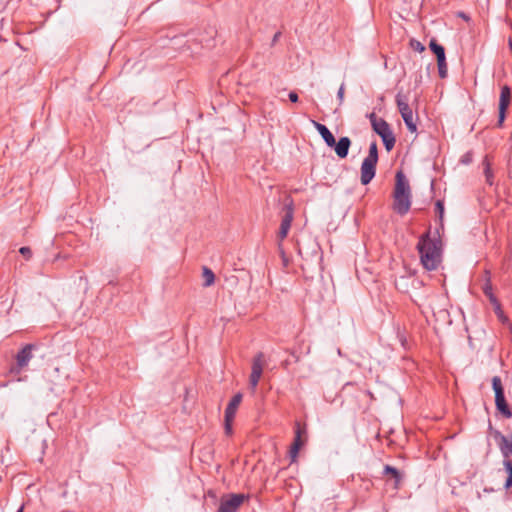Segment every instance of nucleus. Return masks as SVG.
Segmentation results:
<instances>
[{"instance_id": "obj_1", "label": "nucleus", "mask_w": 512, "mask_h": 512, "mask_svg": "<svg viewBox=\"0 0 512 512\" xmlns=\"http://www.w3.org/2000/svg\"><path fill=\"white\" fill-rule=\"evenodd\" d=\"M417 249L423 267L429 271L436 270L442 257V241L439 229H436L434 236H431L430 232L422 235L418 241Z\"/></svg>"}, {"instance_id": "obj_2", "label": "nucleus", "mask_w": 512, "mask_h": 512, "mask_svg": "<svg viewBox=\"0 0 512 512\" xmlns=\"http://www.w3.org/2000/svg\"><path fill=\"white\" fill-rule=\"evenodd\" d=\"M393 197L394 211L399 215L407 214L411 207V190L409 182L402 171H399L396 174V183Z\"/></svg>"}, {"instance_id": "obj_3", "label": "nucleus", "mask_w": 512, "mask_h": 512, "mask_svg": "<svg viewBox=\"0 0 512 512\" xmlns=\"http://www.w3.org/2000/svg\"><path fill=\"white\" fill-rule=\"evenodd\" d=\"M294 200L291 196H286L284 199V205L282 212L284 213L281 218L280 228L277 237L280 241L284 240L291 228L292 221L294 219Z\"/></svg>"}, {"instance_id": "obj_4", "label": "nucleus", "mask_w": 512, "mask_h": 512, "mask_svg": "<svg viewBox=\"0 0 512 512\" xmlns=\"http://www.w3.org/2000/svg\"><path fill=\"white\" fill-rule=\"evenodd\" d=\"M409 99L408 96L402 92H398L396 95V104L397 108L399 110V113L401 114V117L407 127V129L414 133L417 131V126L414 121L413 111L409 106L408 103Z\"/></svg>"}, {"instance_id": "obj_5", "label": "nucleus", "mask_w": 512, "mask_h": 512, "mask_svg": "<svg viewBox=\"0 0 512 512\" xmlns=\"http://www.w3.org/2000/svg\"><path fill=\"white\" fill-rule=\"evenodd\" d=\"M248 499V496L241 493L224 494L220 498L217 512H238L241 505Z\"/></svg>"}, {"instance_id": "obj_6", "label": "nucleus", "mask_w": 512, "mask_h": 512, "mask_svg": "<svg viewBox=\"0 0 512 512\" xmlns=\"http://www.w3.org/2000/svg\"><path fill=\"white\" fill-rule=\"evenodd\" d=\"M265 364L264 354L259 352L254 358L251 367V375L249 378L250 388L254 391L259 383V380L263 373V367Z\"/></svg>"}, {"instance_id": "obj_7", "label": "nucleus", "mask_w": 512, "mask_h": 512, "mask_svg": "<svg viewBox=\"0 0 512 512\" xmlns=\"http://www.w3.org/2000/svg\"><path fill=\"white\" fill-rule=\"evenodd\" d=\"M512 97L511 88L508 85H504L501 88L500 98H499V113H498V122L497 127L501 128L506 118V112L510 105Z\"/></svg>"}, {"instance_id": "obj_8", "label": "nucleus", "mask_w": 512, "mask_h": 512, "mask_svg": "<svg viewBox=\"0 0 512 512\" xmlns=\"http://www.w3.org/2000/svg\"><path fill=\"white\" fill-rule=\"evenodd\" d=\"M486 276H487L486 281L482 287L483 293L489 299L490 303L494 306V310H495L496 314L499 316V318L502 320H507L503 316V311L501 309L500 302L498 301L497 297L493 293L492 283H491L488 271H486Z\"/></svg>"}, {"instance_id": "obj_9", "label": "nucleus", "mask_w": 512, "mask_h": 512, "mask_svg": "<svg viewBox=\"0 0 512 512\" xmlns=\"http://www.w3.org/2000/svg\"><path fill=\"white\" fill-rule=\"evenodd\" d=\"M304 435H306V428L301 426L299 422H296L295 437L289 451L292 461L297 458L299 450L304 444V441L302 440Z\"/></svg>"}, {"instance_id": "obj_10", "label": "nucleus", "mask_w": 512, "mask_h": 512, "mask_svg": "<svg viewBox=\"0 0 512 512\" xmlns=\"http://www.w3.org/2000/svg\"><path fill=\"white\" fill-rule=\"evenodd\" d=\"M368 117L374 132L377 133L381 138L392 133L389 124L383 118H378L373 112L370 113Z\"/></svg>"}, {"instance_id": "obj_11", "label": "nucleus", "mask_w": 512, "mask_h": 512, "mask_svg": "<svg viewBox=\"0 0 512 512\" xmlns=\"http://www.w3.org/2000/svg\"><path fill=\"white\" fill-rule=\"evenodd\" d=\"M376 162L370 160H363L361 164V176L360 180L363 185L369 184L376 174Z\"/></svg>"}, {"instance_id": "obj_12", "label": "nucleus", "mask_w": 512, "mask_h": 512, "mask_svg": "<svg viewBox=\"0 0 512 512\" xmlns=\"http://www.w3.org/2000/svg\"><path fill=\"white\" fill-rule=\"evenodd\" d=\"M35 349V345L26 344L16 355L17 366L22 369L28 365L32 359V351Z\"/></svg>"}, {"instance_id": "obj_13", "label": "nucleus", "mask_w": 512, "mask_h": 512, "mask_svg": "<svg viewBox=\"0 0 512 512\" xmlns=\"http://www.w3.org/2000/svg\"><path fill=\"white\" fill-rule=\"evenodd\" d=\"M495 438L499 439L498 446L504 459H508L509 456H512V433L511 440L504 436L500 431L495 432Z\"/></svg>"}, {"instance_id": "obj_14", "label": "nucleus", "mask_w": 512, "mask_h": 512, "mask_svg": "<svg viewBox=\"0 0 512 512\" xmlns=\"http://www.w3.org/2000/svg\"><path fill=\"white\" fill-rule=\"evenodd\" d=\"M351 143L352 142H351L350 138L347 136H344V137L339 138V140L337 142L335 141V144L332 145V147L334 148L337 156L341 159H344L347 157V155L349 153Z\"/></svg>"}, {"instance_id": "obj_15", "label": "nucleus", "mask_w": 512, "mask_h": 512, "mask_svg": "<svg viewBox=\"0 0 512 512\" xmlns=\"http://www.w3.org/2000/svg\"><path fill=\"white\" fill-rule=\"evenodd\" d=\"M242 401V394H235L225 409V416L228 421H233L237 412V409Z\"/></svg>"}, {"instance_id": "obj_16", "label": "nucleus", "mask_w": 512, "mask_h": 512, "mask_svg": "<svg viewBox=\"0 0 512 512\" xmlns=\"http://www.w3.org/2000/svg\"><path fill=\"white\" fill-rule=\"evenodd\" d=\"M311 122H312L313 126L316 128V130L319 132L321 137L323 138L326 145L328 147H332V145L335 144V137L332 134V132L325 125H323L315 120H311Z\"/></svg>"}, {"instance_id": "obj_17", "label": "nucleus", "mask_w": 512, "mask_h": 512, "mask_svg": "<svg viewBox=\"0 0 512 512\" xmlns=\"http://www.w3.org/2000/svg\"><path fill=\"white\" fill-rule=\"evenodd\" d=\"M482 166H483V172H484V175H485L486 183L488 185L492 186L493 183H494V174H493V171H492V168H491V162H490L488 156L484 157V159L482 161Z\"/></svg>"}, {"instance_id": "obj_18", "label": "nucleus", "mask_w": 512, "mask_h": 512, "mask_svg": "<svg viewBox=\"0 0 512 512\" xmlns=\"http://www.w3.org/2000/svg\"><path fill=\"white\" fill-rule=\"evenodd\" d=\"M383 473L385 475H391L392 478L394 479V487L395 488L399 487L403 477L397 468L390 466V465H385Z\"/></svg>"}, {"instance_id": "obj_19", "label": "nucleus", "mask_w": 512, "mask_h": 512, "mask_svg": "<svg viewBox=\"0 0 512 512\" xmlns=\"http://www.w3.org/2000/svg\"><path fill=\"white\" fill-rule=\"evenodd\" d=\"M497 410L507 419L512 417V411L505 398L495 399Z\"/></svg>"}, {"instance_id": "obj_20", "label": "nucleus", "mask_w": 512, "mask_h": 512, "mask_svg": "<svg viewBox=\"0 0 512 512\" xmlns=\"http://www.w3.org/2000/svg\"><path fill=\"white\" fill-rule=\"evenodd\" d=\"M492 388L495 392V399L505 398L504 387L499 376H494L492 378Z\"/></svg>"}, {"instance_id": "obj_21", "label": "nucleus", "mask_w": 512, "mask_h": 512, "mask_svg": "<svg viewBox=\"0 0 512 512\" xmlns=\"http://www.w3.org/2000/svg\"><path fill=\"white\" fill-rule=\"evenodd\" d=\"M492 388L495 392V399L505 398L504 387L499 376H494L492 378Z\"/></svg>"}, {"instance_id": "obj_22", "label": "nucleus", "mask_w": 512, "mask_h": 512, "mask_svg": "<svg viewBox=\"0 0 512 512\" xmlns=\"http://www.w3.org/2000/svg\"><path fill=\"white\" fill-rule=\"evenodd\" d=\"M431 51L436 55L437 59L445 57V49L442 45L438 44L436 40H431L429 43Z\"/></svg>"}, {"instance_id": "obj_23", "label": "nucleus", "mask_w": 512, "mask_h": 512, "mask_svg": "<svg viewBox=\"0 0 512 512\" xmlns=\"http://www.w3.org/2000/svg\"><path fill=\"white\" fill-rule=\"evenodd\" d=\"M503 465L508 473V477L506 479L504 487L508 489L512 487V461L510 459H504Z\"/></svg>"}, {"instance_id": "obj_24", "label": "nucleus", "mask_w": 512, "mask_h": 512, "mask_svg": "<svg viewBox=\"0 0 512 512\" xmlns=\"http://www.w3.org/2000/svg\"><path fill=\"white\" fill-rule=\"evenodd\" d=\"M364 160H370L372 162H378V147L376 141H373L369 146V152Z\"/></svg>"}, {"instance_id": "obj_25", "label": "nucleus", "mask_w": 512, "mask_h": 512, "mask_svg": "<svg viewBox=\"0 0 512 512\" xmlns=\"http://www.w3.org/2000/svg\"><path fill=\"white\" fill-rule=\"evenodd\" d=\"M435 211L436 213L438 214V217H439V221H440V226H439V230H443L444 229V224H443V218H444V202L442 200H437L436 203H435Z\"/></svg>"}, {"instance_id": "obj_26", "label": "nucleus", "mask_w": 512, "mask_h": 512, "mask_svg": "<svg viewBox=\"0 0 512 512\" xmlns=\"http://www.w3.org/2000/svg\"><path fill=\"white\" fill-rule=\"evenodd\" d=\"M203 278H204V286L209 287L211 286L215 281V275L212 272L211 269L204 267L203 268Z\"/></svg>"}, {"instance_id": "obj_27", "label": "nucleus", "mask_w": 512, "mask_h": 512, "mask_svg": "<svg viewBox=\"0 0 512 512\" xmlns=\"http://www.w3.org/2000/svg\"><path fill=\"white\" fill-rule=\"evenodd\" d=\"M438 73L440 78L444 79L447 77L448 67L446 63V57L437 59Z\"/></svg>"}, {"instance_id": "obj_28", "label": "nucleus", "mask_w": 512, "mask_h": 512, "mask_svg": "<svg viewBox=\"0 0 512 512\" xmlns=\"http://www.w3.org/2000/svg\"><path fill=\"white\" fill-rule=\"evenodd\" d=\"M381 139L387 151H391L394 148L396 139L393 135V132L382 137Z\"/></svg>"}, {"instance_id": "obj_29", "label": "nucleus", "mask_w": 512, "mask_h": 512, "mask_svg": "<svg viewBox=\"0 0 512 512\" xmlns=\"http://www.w3.org/2000/svg\"><path fill=\"white\" fill-rule=\"evenodd\" d=\"M410 47L414 51H417L419 53H422L423 51H425V46L420 41H418L416 39H411L410 40Z\"/></svg>"}, {"instance_id": "obj_30", "label": "nucleus", "mask_w": 512, "mask_h": 512, "mask_svg": "<svg viewBox=\"0 0 512 512\" xmlns=\"http://www.w3.org/2000/svg\"><path fill=\"white\" fill-rule=\"evenodd\" d=\"M19 252L21 255H23L27 260H29L32 257V251L30 247L23 246L19 249Z\"/></svg>"}, {"instance_id": "obj_31", "label": "nucleus", "mask_w": 512, "mask_h": 512, "mask_svg": "<svg viewBox=\"0 0 512 512\" xmlns=\"http://www.w3.org/2000/svg\"><path fill=\"white\" fill-rule=\"evenodd\" d=\"M344 92H345V85H344V83H342L337 92V98H338L340 104H342V102L344 100Z\"/></svg>"}, {"instance_id": "obj_32", "label": "nucleus", "mask_w": 512, "mask_h": 512, "mask_svg": "<svg viewBox=\"0 0 512 512\" xmlns=\"http://www.w3.org/2000/svg\"><path fill=\"white\" fill-rule=\"evenodd\" d=\"M225 418V433L227 435H231L232 434V422L233 421H228L226 417Z\"/></svg>"}, {"instance_id": "obj_33", "label": "nucleus", "mask_w": 512, "mask_h": 512, "mask_svg": "<svg viewBox=\"0 0 512 512\" xmlns=\"http://www.w3.org/2000/svg\"><path fill=\"white\" fill-rule=\"evenodd\" d=\"M289 97V100L292 102V103H297L299 101V97H298V94L295 92V91H291L288 95Z\"/></svg>"}, {"instance_id": "obj_34", "label": "nucleus", "mask_w": 512, "mask_h": 512, "mask_svg": "<svg viewBox=\"0 0 512 512\" xmlns=\"http://www.w3.org/2000/svg\"><path fill=\"white\" fill-rule=\"evenodd\" d=\"M462 162H463V163H466V164L470 163V158L468 157V155H466V156L462 159Z\"/></svg>"}, {"instance_id": "obj_35", "label": "nucleus", "mask_w": 512, "mask_h": 512, "mask_svg": "<svg viewBox=\"0 0 512 512\" xmlns=\"http://www.w3.org/2000/svg\"><path fill=\"white\" fill-rule=\"evenodd\" d=\"M208 495H209V496H212V497H215V494H214V492H212V491H209V492H208Z\"/></svg>"}, {"instance_id": "obj_36", "label": "nucleus", "mask_w": 512, "mask_h": 512, "mask_svg": "<svg viewBox=\"0 0 512 512\" xmlns=\"http://www.w3.org/2000/svg\"><path fill=\"white\" fill-rule=\"evenodd\" d=\"M17 512H23V506L20 507Z\"/></svg>"}]
</instances>
